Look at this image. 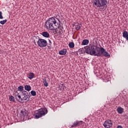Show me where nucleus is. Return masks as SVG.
<instances>
[{
	"label": "nucleus",
	"instance_id": "nucleus-1",
	"mask_svg": "<svg viewBox=\"0 0 128 128\" xmlns=\"http://www.w3.org/2000/svg\"><path fill=\"white\" fill-rule=\"evenodd\" d=\"M45 26L48 30H54V34H62L64 28L60 26V21L56 17L49 18L46 22Z\"/></svg>",
	"mask_w": 128,
	"mask_h": 128
},
{
	"label": "nucleus",
	"instance_id": "nucleus-9",
	"mask_svg": "<svg viewBox=\"0 0 128 128\" xmlns=\"http://www.w3.org/2000/svg\"><path fill=\"white\" fill-rule=\"evenodd\" d=\"M16 98L19 102H22V98L20 94H18L16 95Z\"/></svg>",
	"mask_w": 128,
	"mask_h": 128
},
{
	"label": "nucleus",
	"instance_id": "nucleus-29",
	"mask_svg": "<svg viewBox=\"0 0 128 128\" xmlns=\"http://www.w3.org/2000/svg\"><path fill=\"white\" fill-rule=\"evenodd\" d=\"M117 128H122V126L120 125H119V126H118Z\"/></svg>",
	"mask_w": 128,
	"mask_h": 128
},
{
	"label": "nucleus",
	"instance_id": "nucleus-2",
	"mask_svg": "<svg viewBox=\"0 0 128 128\" xmlns=\"http://www.w3.org/2000/svg\"><path fill=\"white\" fill-rule=\"evenodd\" d=\"M85 50L86 54H90V56H102V54H103L106 58H110V55L104 50V48H86Z\"/></svg>",
	"mask_w": 128,
	"mask_h": 128
},
{
	"label": "nucleus",
	"instance_id": "nucleus-3",
	"mask_svg": "<svg viewBox=\"0 0 128 128\" xmlns=\"http://www.w3.org/2000/svg\"><path fill=\"white\" fill-rule=\"evenodd\" d=\"M46 114H48V110L46 108L40 109L34 112V116L35 118H42V116H46Z\"/></svg>",
	"mask_w": 128,
	"mask_h": 128
},
{
	"label": "nucleus",
	"instance_id": "nucleus-5",
	"mask_svg": "<svg viewBox=\"0 0 128 128\" xmlns=\"http://www.w3.org/2000/svg\"><path fill=\"white\" fill-rule=\"evenodd\" d=\"M37 44L40 48H44V46H46L48 42L46 40L40 38L38 40Z\"/></svg>",
	"mask_w": 128,
	"mask_h": 128
},
{
	"label": "nucleus",
	"instance_id": "nucleus-10",
	"mask_svg": "<svg viewBox=\"0 0 128 128\" xmlns=\"http://www.w3.org/2000/svg\"><path fill=\"white\" fill-rule=\"evenodd\" d=\"M60 56H64L66 54V49H63L62 50H60L58 52Z\"/></svg>",
	"mask_w": 128,
	"mask_h": 128
},
{
	"label": "nucleus",
	"instance_id": "nucleus-15",
	"mask_svg": "<svg viewBox=\"0 0 128 128\" xmlns=\"http://www.w3.org/2000/svg\"><path fill=\"white\" fill-rule=\"evenodd\" d=\"M24 90H27V92H30V90H32V87L30 85H26L24 86Z\"/></svg>",
	"mask_w": 128,
	"mask_h": 128
},
{
	"label": "nucleus",
	"instance_id": "nucleus-11",
	"mask_svg": "<svg viewBox=\"0 0 128 128\" xmlns=\"http://www.w3.org/2000/svg\"><path fill=\"white\" fill-rule=\"evenodd\" d=\"M27 76L30 80H32L34 76V74L33 72H30L27 74Z\"/></svg>",
	"mask_w": 128,
	"mask_h": 128
},
{
	"label": "nucleus",
	"instance_id": "nucleus-20",
	"mask_svg": "<svg viewBox=\"0 0 128 128\" xmlns=\"http://www.w3.org/2000/svg\"><path fill=\"white\" fill-rule=\"evenodd\" d=\"M68 46H69V48H74V42H71L69 43Z\"/></svg>",
	"mask_w": 128,
	"mask_h": 128
},
{
	"label": "nucleus",
	"instance_id": "nucleus-12",
	"mask_svg": "<svg viewBox=\"0 0 128 128\" xmlns=\"http://www.w3.org/2000/svg\"><path fill=\"white\" fill-rule=\"evenodd\" d=\"M22 102H28L30 100V98L28 97V95H25L22 98Z\"/></svg>",
	"mask_w": 128,
	"mask_h": 128
},
{
	"label": "nucleus",
	"instance_id": "nucleus-22",
	"mask_svg": "<svg viewBox=\"0 0 128 128\" xmlns=\"http://www.w3.org/2000/svg\"><path fill=\"white\" fill-rule=\"evenodd\" d=\"M43 84L44 86H46V88L47 86H48V82L46 80H44V82H43Z\"/></svg>",
	"mask_w": 128,
	"mask_h": 128
},
{
	"label": "nucleus",
	"instance_id": "nucleus-7",
	"mask_svg": "<svg viewBox=\"0 0 128 128\" xmlns=\"http://www.w3.org/2000/svg\"><path fill=\"white\" fill-rule=\"evenodd\" d=\"M84 122L82 120H78L74 122L72 125L70 126V128H78V126H82V124Z\"/></svg>",
	"mask_w": 128,
	"mask_h": 128
},
{
	"label": "nucleus",
	"instance_id": "nucleus-8",
	"mask_svg": "<svg viewBox=\"0 0 128 128\" xmlns=\"http://www.w3.org/2000/svg\"><path fill=\"white\" fill-rule=\"evenodd\" d=\"M94 44L91 46V48H104L102 47H100V46L98 44L96 41L94 42Z\"/></svg>",
	"mask_w": 128,
	"mask_h": 128
},
{
	"label": "nucleus",
	"instance_id": "nucleus-14",
	"mask_svg": "<svg viewBox=\"0 0 128 128\" xmlns=\"http://www.w3.org/2000/svg\"><path fill=\"white\" fill-rule=\"evenodd\" d=\"M89 42H90V41L88 40L85 39L82 40V46H86V45L88 44Z\"/></svg>",
	"mask_w": 128,
	"mask_h": 128
},
{
	"label": "nucleus",
	"instance_id": "nucleus-17",
	"mask_svg": "<svg viewBox=\"0 0 128 128\" xmlns=\"http://www.w3.org/2000/svg\"><path fill=\"white\" fill-rule=\"evenodd\" d=\"M42 36H43L44 38H49L50 34L46 32H44L42 33Z\"/></svg>",
	"mask_w": 128,
	"mask_h": 128
},
{
	"label": "nucleus",
	"instance_id": "nucleus-4",
	"mask_svg": "<svg viewBox=\"0 0 128 128\" xmlns=\"http://www.w3.org/2000/svg\"><path fill=\"white\" fill-rule=\"evenodd\" d=\"M108 1L106 0H94V4L97 8H101L102 6H106Z\"/></svg>",
	"mask_w": 128,
	"mask_h": 128
},
{
	"label": "nucleus",
	"instance_id": "nucleus-27",
	"mask_svg": "<svg viewBox=\"0 0 128 128\" xmlns=\"http://www.w3.org/2000/svg\"><path fill=\"white\" fill-rule=\"evenodd\" d=\"M22 94L23 96H26V94H28V92H26V91H23L22 92Z\"/></svg>",
	"mask_w": 128,
	"mask_h": 128
},
{
	"label": "nucleus",
	"instance_id": "nucleus-18",
	"mask_svg": "<svg viewBox=\"0 0 128 128\" xmlns=\"http://www.w3.org/2000/svg\"><path fill=\"white\" fill-rule=\"evenodd\" d=\"M76 30H80V28H82V24L78 23H76Z\"/></svg>",
	"mask_w": 128,
	"mask_h": 128
},
{
	"label": "nucleus",
	"instance_id": "nucleus-24",
	"mask_svg": "<svg viewBox=\"0 0 128 128\" xmlns=\"http://www.w3.org/2000/svg\"><path fill=\"white\" fill-rule=\"evenodd\" d=\"M9 100H10V102H14V97L13 96H10L9 98Z\"/></svg>",
	"mask_w": 128,
	"mask_h": 128
},
{
	"label": "nucleus",
	"instance_id": "nucleus-19",
	"mask_svg": "<svg viewBox=\"0 0 128 128\" xmlns=\"http://www.w3.org/2000/svg\"><path fill=\"white\" fill-rule=\"evenodd\" d=\"M21 114L23 116H28V113H26V110H21Z\"/></svg>",
	"mask_w": 128,
	"mask_h": 128
},
{
	"label": "nucleus",
	"instance_id": "nucleus-28",
	"mask_svg": "<svg viewBox=\"0 0 128 128\" xmlns=\"http://www.w3.org/2000/svg\"><path fill=\"white\" fill-rule=\"evenodd\" d=\"M49 44L50 45L48 46V48H52V41L50 40H49Z\"/></svg>",
	"mask_w": 128,
	"mask_h": 128
},
{
	"label": "nucleus",
	"instance_id": "nucleus-21",
	"mask_svg": "<svg viewBox=\"0 0 128 128\" xmlns=\"http://www.w3.org/2000/svg\"><path fill=\"white\" fill-rule=\"evenodd\" d=\"M30 94L33 96H36V91L32 90Z\"/></svg>",
	"mask_w": 128,
	"mask_h": 128
},
{
	"label": "nucleus",
	"instance_id": "nucleus-6",
	"mask_svg": "<svg viewBox=\"0 0 128 128\" xmlns=\"http://www.w3.org/2000/svg\"><path fill=\"white\" fill-rule=\"evenodd\" d=\"M103 126L105 128H112V120H107L104 122Z\"/></svg>",
	"mask_w": 128,
	"mask_h": 128
},
{
	"label": "nucleus",
	"instance_id": "nucleus-16",
	"mask_svg": "<svg viewBox=\"0 0 128 128\" xmlns=\"http://www.w3.org/2000/svg\"><path fill=\"white\" fill-rule=\"evenodd\" d=\"M117 112H118V114H122V112H124V108H117Z\"/></svg>",
	"mask_w": 128,
	"mask_h": 128
},
{
	"label": "nucleus",
	"instance_id": "nucleus-23",
	"mask_svg": "<svg viewBox=\"0 0 128 128\" xmlns=\"http://www.w3.org/2000/svg\"><path fill=\"white\" fill-rule=\"evenodd\" d=\"M18 90H19V92H22V90H24V86H19L18 87Z\"/></svg>",
	"mask_w": 128,
	"mask_h": 128
},
{
	"label": "nucleus",
	"instance_id": "nucleus-26",
	"mask_svg": "<svg viewBox=\"0 0 128 128\" xmlns=\"http://www.w3.org/2000/svg\"><path fill=\"white\" fill-rule=\"evenodd\" d=\"M4 16H2V12L0 11V20H2Z\"/></svg>",
	"mask_w": 128,
	"mask_h": 128
},
{
	"label": "nucleus",
	"instance_id": "nucleus-25",
	"mask_svg": "<svg viewBox=\"0 0 128 128\" xmlns=\"http://www.w3.org/2000/svg\"><path fill=\"white\" fill-rule=\"evenodd\" d=\"M6 22H8L7 20H1L0 22V24H6Z\"/></svg>",
	"mask_w": 128,
	"mask_h": 128
},
{
	"label": "nucleus",
	"instance_id": "nucleus-30",
	"mask_svg": "<svg viewBox=\"0 0 128 128\" xmlns=\"http://www.w3.org/2000/svg\"><path fill=\"white\" fill-rule=\"evenodd\" d=\"M82 50V49H79V50Z\"/></svg>",
	"mask_w": 128,
	"mask_h": 128
},
{
	"label": "nucleus",
	"instance_id": "nucleus-13",
	"mask_svg": "<svg viewBox=\"0 0 128 128\" xmlns=\"http://www.w3.org/2000/svg\"><path fill=\"white\" fill-rule=\"evenodd\" d=\"M122 36L124 38H126L128 40V33L126 31H124L122 33Z\"/></svg>",
	"mask_w": 128,
	"mask_h": 128
}]
</instances>
